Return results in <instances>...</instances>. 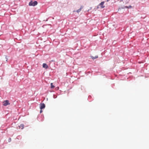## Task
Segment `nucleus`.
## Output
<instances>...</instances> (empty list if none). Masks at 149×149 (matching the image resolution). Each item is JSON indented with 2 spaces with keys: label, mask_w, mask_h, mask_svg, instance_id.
Instances as JSON below:
<instances>
[{
  "label": "nucleus",
  "mask_w": 149,
  "mask_h": 149,
  "mask_svg": "<svg viewBox=\"0 0 149 149\" xmlns=\"http://www.w3.org/2000/svg\"><path fill=\"white\" fill-rule=\"evenodd\" d=\"M40 109H44L45 107V105L43 103H41L40 104Z\"/></svg>",
  "instance_id": "nucleus-4"
},
{
  "label": "nucleus",
  "mask_w": 149,
  "mask_h": 149,
  "mask_svg": "<svg viewBox=\"0 0 149 149\" xmlns=\"http://www.w3.org/2000/svg\"><path fill=\"white\" fill-rule=\"evenodd\" d=\"M42 66L43 68H45L46 69H47L48 68V66L46 63H43Z\"/></svg>",
  "instance_id": "nucleus-5"
},
{
  "label": "nucleus",
  "mask_w": 149,
  "mask_h": 149,
  "mask_svg": "<svg viewBox=\"0 0 149 149\" xmlns=\"http://www.w3.org/2000/svg\"><path fill=\"white\" fill-rule=\"evenodd\" d=\"M42 109H41V110L40 111V113H41L42 112Z\"/></svg>",
  "instance_id": "nucleus-12"
},
{
  "label": "nucleus",
  "mask_w": 149,
  "mask_h": 149,
  "mask_svg": "<svg viewBox=\"0 0 149 149\" xmlns=\"http://www.w3.org/2000/svg\"><path fill=\"white\" fill-rule=\"evenodd\" d=\"M11 141V139L10 138H9V139H8V141L9 142H10Z\"/></svg>",
  "instance_id": "nucleus-11"
},
{
  "label": "nucleus",
  "mask_w": 149,
  "mask_h": 149,
  "mask_svg": "<svg viewBox=\"0 0 149 149\" xmlns=\"http://www.w3.org/2000/svg\"><path fill=\"white\" fill-rule=\"evenodd\" d=\"M91 57L92 59H94L97 58H98V56H96L95 57H94L93 56H91Z\"/></svg>",
  "instance_id": "nucleus-7"
},
{
  "label": "nucleus",
  "mask_w": 149,
  "mask_h": 149,
  "mask_svg": "<svg viewBox=\"0 0 149 149\" xmlns=\"http://www.w3.org/2000/svg\"><path fill=\"white\" fill-rule=\"evenodd\" d=\"M24 127V125L23 124H21L19 126L20 128H21V129H22Z\"/></svg>",
  "instance_id": "nucleus-8"
},
{
  "label": "nucleus",
  "mask_w": 149,
  "mask_h": 149,
  "mask_svg": "<svg viewBox=\"0 0 149 149\" xmlns=\"http://www.w3.org/2000/svg\"><path fill=\"white\" fill-rule=\"evenodd\" d=\"M83 8V6H81V7L78 10H77V12L78 13H79L81 10Z\"/></svg>",
  "instance_id": "nucleus-6"
},
{
  "label": "nucleus",
  "mask_w": 149,
  "mask_h": 149,
  "mask_svg": "<svg viewBox=\"0 0 149 149\" xmlns=\"http://www.w3.org/2000/svg\"><path fill=\"white\" fill-rule=\"evenodd\" d=\"M125 7L127 8H132V6H125Z\"/></svg>",
  "instance_id": "nucleus-10"
},
{
  "label": "nucleus",
  "mask_w": 149,
  "mask_h": 149,
  "mask_svg": "<svg viewBox=\"0 0 149 149\" xmlns=\"http://www.w3.org/2000/svg\"><path fill=\"white\" fill-rule=\"evenodd\" d=\"M51 88H54L55 87V86L53 85L52 83H51Z\"/></svg>",
  "instance_id": "nucleus-9"
},
{
  "label": "nucleus",
  "mask_w": 149,
  "mask_h": 149,
  "mask_svg": "<svg viewBox=\"0 0 149 149\" xmlns=\"http://www.w3.org/2000/svg\"><path fill=\"white\" fill-rule=\"evenodd\" d=\"M37 4L38 2L36 1H35L34 2L31 1L29 3V6H35Z\"/></svg>",
  "instance_id": "nucleus-1"
},
{
  "label": "nucleus",
  "mask_w": 149,
  "mask_h": 149,
  "mask_svg": "<svg viewBox=\"0 0 149 149\" xmlns=\"http://www.w3.org/2000/svg\"><path fill=\"white\" fill-rule=\"evenodd\" d=\"M10 104V103L9 102L8 100H5L3 102V105L4 106H6Z\"/></svg>",
  "instance_id": "nucleus-3"
},
{
  "label": "nucleus",
  "mask_w": 149,
  "mask_h": 149,
  "mask_svg": "<svg viewBox=\"0 0 149 149\" xmlns=\"http://www.w3.org/2000/svg\"><path fill=\"white\" fill-rule=\"evenodd\" d=\"M104 2L103 1L101 2L97 6V8H104L105 6L104 5Z\"/></svg>",
  "instance_id": "nucleus-2"
}]
</instances>
